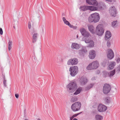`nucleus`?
I'll return each instance as SVG.
<instances>
[{
  "label": "nucleus",
  "mask_w": 120,
  "mask_h": 120,
  "mask_svg": "<svg viewBox=\"0 0 120 120\" xmlns=\"http://www.w3.org/2000/svg\"><path fill=\"white\" fill-rule=\"evenodd\" d=\"M96 120H101L103 118L102 116L100 115H96L95 116Z\"/></svg>",
  "instance_id": "c756f323"
},
{
  "label": "nucleus",
  "mask_w": 120,
  "mask_h": 120,
  "mask_svg": "<svg viewBox=\"0 0 120 120\" xmlns=\"http://www.w3.org/2000/svg\"><path fill=\"white\" fill-rule=\"evenodd\" d=\"M77 37H78V36L77 35Z\"/></svg>",
  "instance_id": "603ef678"
},
{
  "label": "nucleus",
  "mask_w": 120,
  "mask_h": 120,
  "mask_svg": "<svg viewBox=\"0 0 120 120\" xmlns=\"http://www.w3.org/2000/svg\"><path fill=\"white\" fill-rule=\"evenodd\" d=\"M87 3L90 5L96 6L98 5V3L96 0H86Z\"/></svg>",
  "instance_id": "4468645a"
},
{
  "label": "nucleus",
  "mask_w": 120,
  "mask_h": 120,
  "mask_svg": "<svg viewBox=\"0 0 120 120\" xmlns=\"http://www.w3.org/2000/svg\"><path fill=\"white\" fill-rule=\"evenodd\" d=\"M109 12L111 16L114 17L116 16L117 12L116 9L114 6H112L110 7Z\"/></svg>",
  "instance_id": "9d476101"
},
{
  "label": "nucleus",
  "mask_w": 120,
  "mask_h": 120,
  "mask_svg": "<svg viewBox=\"0 0 120 120\" xmlns=\"http://www.w3.org/2000/svg\"><path fill=\"white\" fill-rule=\"evenodd\" d=\"M104 31L102 24H99L96 27L95 32L97 35L101 36L103 34Z\"/></svg>",
  "instance_id": "20e7f679"
},
{
  "label": "nucleus",
  "mask_w": 120,
  "mask_h": 120,
  "mask_svg": "<svg viewBox=\"0 0 120 120\" xmlns=\"http://www.w3.org/2000/svg\"><path fill=\"white\" fill-rule=\"evenodd\" d=\"M66 25L72 28L73 29H76V27L75 26H74L72 25H71L70 23L68 21L67 22L65 23Z\"/></svg>",
  "instance_id": "cd10ccee"
},
{
  "label": "nucleus",
  "mask_w": 120,
  "mask_h": 120,
  "mask_svg": "<svg viewBox=\"0 0 120 120\" xmlns=\"http://www.w3.org/2000/svg\"><path fill=\"white\" fill-rule=\"evenodd\" d=\"M73 118H72V116L70 118V120H72Z\"/></svg>",
  "instance_id": "de8ad7c7"
},
{
  "label": "nucleus",
  "mask_w": 120,
  "mask_h": 120,
  "mask_svg": "<svg viewBox=\"0 0 120 120\" xmlns=\"http://www.w3.org/2000/svg\"><path fill=\"white\" fill-rule=\"evenodd\" d=\"M116 62L117 63H119L120 61V58L119 57H117L116 59Z\"/></svg>",
  "instance_id": "79ce46f5"
},
{
  "label": "nucleus",
  "mask_w": 120,
  "mask_h": 120,
  "mask_svg": "<svg viewBox=\"0 0 120 120\" xmlns=\"http://www.w3.org/2000/svg\"><path fill=\"white\" fill-rule=\"evenodd\" d=\"M77 120V119H76V118H74L73 119V120Z\"/></svg>",
  "instance_id": "09e8293b"
},
{
  "label": "nucleus",
  "mask_w": 120,
  "mask_h": 120,
  "mask_svg": "<svg viewBox=\"0 0 120 120\" xmlns=\"http://www.w3.org/2000/svg\"><path fill=\"white\" fill-rule=\"evenodd\" d=\"M37 120H41L39 118Z\"/></svg>",
  "instance_id": "8fccbe9b"
},
{
  "label": "nucleus",
  "mask_w": 120,
  "mask_h": 120,
  "mask_svg": "<svg viewBox=\"0 0 120 120\" xmlns=\"http://www.w3.org/2000/svg\"><path fill=\"white\" fill-rule=\"evenodd\" d=\"M107 109V107L106 106L101 104L99 105L98 108V110L100 112H105Z\"/></svg>",
  "instance_id": "9b49d317"
},
{
  "label": "nucleus",
  "mask_w": 120,
  "mask_h": 120,
  "mask_svg": "<svg viewBox=\"0 0 120 120\" xmlns=\"http://www.w3.org/2000/svg\"><path fill=\"white\" fill-rule=\"evenodd\" d=\"M107 73L106 72H104L103 73V76L104 77H105L106 76Z\"/></svg>",
  "instance_id": "c03bdc74"
},
{
  "label": "nucleus",
  "mask_w": 120,
  "mask_h": 120,
  "mask_svg": "<svg viewBox=\"0 0 120 120\" xmlns=\"http://www.w3.org/2000/svg\"><path fill=\"white\" fill-rule=\"evenodd\" d=\"M15 96L16 98H19V95L18 94H15Z\"/></svg>",
  "instance_id": "a18cd8bd"
},
{
  "label": "nucleus",
  "mask_w": 120,
  "mask_h": 120,
  "mask_svg": "<svg viewBox=\"0 0 120 120\" xmlns=\"http://www.w3.org/2000/svg\"><path fill=\"white\" fill-rule=\"evenodd\" d=\"M104 100L105 104H109L111 102L110 98L109 97H107L104 98Z\"/></svg>",
  "instance_id": "5701e85b"
},
{
  "label": "nucleus",
  "mask_w": 120,
  "mask_h": 120,
  "mask_svg": "<svg viewBox=\"0 0 120 120\" xmlns=\"http://www.w3.org/2000/svg\"><path fill=\"white\" fill-rule=\"evenodd\" d=\"M87 52V50L86 48L84 47H82L81 49L79 51V54L82 55L86 53Z\"/></svg>",
  "instance_id": "f3484780"
},
{
  "label": "nucleus",
  "mask_w": 120,
  "mask_h": 120,
  "mask_svg": "<svg viewBox=\"0 0 120 120\" xmlns=\"http://www.w3.org/2000/svg\"><path fill=\"white\" fill-rule=\"evenodd\" d=\"M44 26L43 25H41L39 26V29L41 32L42 33L44 32Z\"/></svg>",
  "instance_id": "7c9ffc66"
},
{
  "label": "nucleus",
  "mask_w": 120,
  "mask_h": 120,
  "mask_svg": "<svg viewBox=\"0 0 120 120\" xmlns=\"http://www.w3.org/2000/svg\"><path fill=\"white\" fill-rule=\"evenodd\" d=\"M25 120H29L28 119H25Z\"/></svg>",
  "instance_id": "3c124183"
},
{
  "label": "nucleus",
  "mask_w": 120,
  "mask_h": 120,
  "mask_svg": "<svg viewBox=\"0 0 120 120\" xmlns=\"http://www.w3.org/2000/svg\"><path fill=\"white\" fill-rule=\"evenodd\" d=\"M78 62V59L74 58L69 59L67 62V64L68 65H73L77 64Z\"/></svg>",
  "instance_id": "1a4fd4ad"
},
{
  "label": "nucleus",
  "mask_w": 120,
  "mask_h": 120,
  "mask_svg": "<svg viewBox=\"0 0 120 120\" xmlns=\"http://www.w3.org/2000/svg\"><path fill=\"white\" fill-rule=\"evenodd\" d=\"M107 45L108 47H109L111 45L110 42L109 41H108L107 43Z\"/></svg>",
  "instance_id": "4c0bfd02"
},
{
  "label": "nucleus",
  "mask_w": 120,
  "mask_h": 120,
  "mask_svg": "<svg viewBox=\"0 0 120 120\" xmlns=\"http://www.w3.org/2000/svg\"><path fill=\"white\" fill-rule=\"evenodd\" d=\"M114 56V54L112 50L111 49H108L107 57L109 60L113 59Z\"/></svg>",
  "instance_id": "f8f14e48"
},
{
  "label": "nucleus",
  "mask_w": 120,
  "mask_h": 120,
  "mask_svg": "<svg viewBox=\"0 0 120 120\" xmlns=\"http://www.w3.org/2000/svg\"><path fill=\"white\" fill-rule=\"evenodd\" d=\"M12 43V41H9L8 42V49L9 51H10L11 48V45Z\"/></svg>",
  "instance_id": "2f4dec72"
},
{
  "label": "nucleus",
  "mask_w": 120,
  "mask_h": 120,
  "mask_svg": "<svg viewBox=\"0 0 120 120\" xmlns=\"http://www.w3.org/2000/svg\"><path fill=\"white\" fill-rule=\"evenodd\" d=\"M0 34L1 35H2L3 34V31L2 28H0Z\"/></svg>",
  "instance_id": "37998d69"
},
{
  "label": "nucleus",
  "mask_w": 120,
  "mask_h": 120,
  "mask_svg": "<svg viewBox=\"0 0 120 120\" xmlns=\"http://www.w3.org/2000/svg\"><path fill=\"white\" fill-rule=\"evenodd\" d=\"M88 27L89 30L92 33H94V27L92 25H88Z\"/></svg>",
  "instance_id": "4be33fe9"
},
{
  "label": "nucleus",
  "mask_w": 120,
  "mask_h": 120,
  "mask_svg": "<svg viewBox=\"0 0 120 120\" xmlns=\"http://www.w3.org/2000/svg\"><path fill=\"white\" fill-rule=\"evenodd\" d=\"M94 85L93 83L90 84V85H88L85 88V90H88L91 88Z\"/></svg>",
  "instance_id": "c85d7f7f"
},
{
  "label": "nucleus",
  "mask_w": 120,
  "mask_h": 120,
  "mask_svg": "<svg viewBox=\"0 0 120 120\" xmlns=\"http://www.w3.org/2000/svg\"><path fill=\"white\" fill-rule=\"evenodd\" d=\"M77 98L76 97H72L71 99V101L72 102H74L77 101Z\"/></svg>",
  "instance_id": "72a5a7b5"
},
{
  "label": "nucleus",
  "mask_w": 120,
  "mask_h": 120,
  "mask_svg": "<svg viewBox=\"0 0 120 120\" xmlns=\"http://www.w3.org/2000/svg\"><path fill=\"white\" fill-rule=\"evenodd\" d=\"M32 24V26H33V22L31 21V22H29L28 24V27L29 29H30L31 27V24Z\"/></svg>",
  "instance_id": "c9c22d12"
},
{
  "label": "nucleus",
  "mask_w": 120,
  "mask_h": 120,
  "mask_svg": "<svg viewBox=\"0 0 120 120\" xmlns=\"http://www.w3.org/2000/svg\"><path fill=\"white\" fill-rule=\"evenodd\" d=\"M6 80L4 76V81L3 83L4 86L5 87L6 86H7V85L6 84Z\"/></svg>",
  "instance_id": "e433bc0d"
},
{
  "label": "nucleus",
  "mask_w": 120,
  "mask_h": 120,
  "mask_svg": "<svg viewBox=\"0 0 120 120\" xmlns=\"http://www.w3.org/2000/svg\"><path fill=\"white\" fill-rule=\"evenodd\" d=\"M85 38V37H84L83 39H85V41L86 43L89 44L88 46L90 47H93L94 45V41L87 38Z\"/></svg>",
  "instance_id": "6e6552de"
},
{
  "label": "nucleus",
  "mask_w": 120,
  "mask_h": 120,
  "mask_svg": "<svg viewBox=\"0 0 120 120\" xmlns=\"http://www.w3.org/2000/svg\"><path fill=\"white\" fill-rule=\"evenodd\" d=\"M68 91L69 93L74 92L77 88L76 83L75 82L69 83L67 86Z\"/></svg>",
  "instance_id": "f03ea898"
},
{
  "label": "nucleus",
  "mask_w": 120,
  "mask_h": 120,
  "mask_svg": "<svg viewBox=\"0 0 120 120\" xmlns=\"http://www.w3.org/2000/svg\"><path fill=\"white\" fill-rule=\"evenodd\" d=\"M82 91V87H80L78 88L76 90V91L74 93V95H76L79 94L80 92Z\"/></svg>",
  "instance_id": "393cba45"
},
{
  "label": "nucleus",
  "mask_w": 120,
  "mask_h": 120,
  "mask_svg": "<svg viewBox=\"0 0 120 120\" xmlns=\"http://www.w3.org/2000/svg\"><path fill=\"white\" fill-rule=\"evenodd\" d=\"M115 73V69H114L113 71H110L108 74V75L110 77H111L113 76Z\"/></svg>",
  "instance_id": "a878e982"
},
{
  "label": "nucleus",
  "mask_w": 120,
  "mask_h": 120,
  "mask_svg": "<svg viewBox=\"0 0 120 120\" xmlns=\"http://www.w3.org/2000/svg\"><path fill=\"white\" fill-rule=\"evenodd\" d=\"M80 81L81 84L83 85L86 83L87 82V80L86 78L82 77L80 79Z\"/></svg>",
  "instance_id": "6ab92c4d"
},
{
  "label": "nucleus",
  "mask_w": 120,
  "mask_h": 120,
  "mask_svg": "<svg viewBox=\"0 0 120 120\" xmlns=\"http://www.w3.org/2000/svg\"><path fill=\"white\" fill-rule=\"evenodd\" d=\"M88 6H81L80 9L82 11H85L88 10Z\"/></svg>",
  "instance_id": "bb28decb"
},
{
  "label": "nucleus",
  "mask_w": 120,
  "mask_h": 120,
  "mask_svg": "<svg viewBox=\"0 0 120 120\" xmlns=\"http://www.w3.org/2000/svg\"><path fill=\"white\" fill-rule=\"evenodd\" d=\"M100 19L99 14L97 13H95L91 15L88 19L90 22H93L94 23H96L99 21Z\"/></svg>",
  "instance_id": "f257e3e1"
},
{
  "label": "nucleus",
  "mask_w": 120,
  "mask_h": 120,
  "mask_svg": "<svg viewBox=\"0 0 120 120\" xmlns=\"http://www.w3.org/2000/svg\"><path fill=\"white\" fill-rule=\"evenodd\" d=\"M91 79L92 80H94L96 79V77H94L92 78Z\"/></svg>",
  "instance_id": "49530a36"
},
{
  "label": "nucleus",
  "mask_w": 120,
  "mask_h": 120,
  "mask_svg": "<svg viewBox=\"0 0 120 120\" xmlns=\"http://www.w3.org/2000/svg\"><path fill=\"white\" fill-rule=\"evenodd\" d=\"M88 9L91 11H94L97 10L98 8L95 6H88Z\"/></svg>",
  "instance_id": "b1692460"
},
{
  "label": "nucleus",
  "mask_w": 120,
  "mask_h": 120,
  "mask_svg": "<svg viewBox=\"0 0 120 120\" xmlns=\"http://www.w3.org/2000/svg\"><path fill=\"white\" fill-rule=\"evenodd\" d=\"M71 47L73 50H76L78 49L80 47L79 45L75 43H72L71 45Z\"/></svg>",
  "instance_id": "dca6fc26"
},
{
  "label": "nucleus",
  "mask_w": 120,
  "mask_h": 120,
  "mask_svg": "<svg viewBox=\"0 0 120 120\" xmlns=\"http://www.w3.org/2000/svg\"><path fill=\"white\" fill-rule=\"evenodd\" d=\"M69 71L70 74L72 76H74L78 71V68L77 66H71L70 67Z\"/></svg>",
  "instance_id": "423d86ee"
},
{
  "label": "nucleus",
  "mask_w": 120,
  "mask_h": 120,
  "mask_svg": "<svg viewBox=\"0 0 120 120\" xmlns=\"http://www.w3.org/2000/svg\"><path fill=\"white\" fill-rule=\"evenodd\" d=\"M81 106V103L77 102L73 104L71 106V108L72 111L75 112L79 110Z\"/></svg>",
  "instance_id": "39448f33"
},
{
  "label": "nucleus",
  "mask_w": 120,
  "mask_h": 120,
  "mask_svg": "<svg viewBox=\"0 0 120 120\" xmlns=\"http://www.w3.org/2000/svg\"><path fill=\"white\" fill-rule=\"evenodd\" d=\"M81 112H80V113H77L76 114H75L73 116H72V118H74V117H75L77 116L80 114V113H81Z\"/></svg>",
  "instance_id": "ea45409f"
},
{
  "label": "nucleus",
  "mask_w": 120,
  "mask_h": 120,
  "mask_svg": "<svg viewBox=\"0 0 120 120\" xmlns=\"http://www.w3.org/2000/svg\"><path fill=\"white\" fill-rule=\"evenodd\" d=\"M111 35L110 32L109 31H107L105 34V38L106 40L108 39L111 37Z\"/></svg>",
  "instance_id": "412c9836"
},
{
  "label": "nucleus",
  "mask_w": 120,
  "mask_h": 120,
  "mask_svg": "<svg viewBox=\"0 0 120 120\" xmlns=\"http://www.w3.org/2000/svg\"><path fill=\"white\" fill-rule=\"evenodd\" d=\"M111 90L110 85L108 84H104L103 88V92L104 94H107L109 93Z\"/></svg>",
  "instance_id": "0eeeda50"
},
{
  "label": "nucleus",
  "mask_w": 120,
  "mask_h": 120,
  "mask_svg": "<svg viewBox=\"0 0 120 120\" xmlns=\"http://www.w3.org/2000/svg\"><path fill=\"white\" fill-rule=\"evenodd\" d=\"M114 69H115V71H116V72L119 73L120 71V64Z\"/></svg>",
  "instance_id": "f704fd0d"
},
{
  "label": "nucleus",
  "mask_w": 120,
  "mask_h": 120,
  "mask_svg": "<svg viewBox=\"0 0 120 120\" xmlns=\"http://www.w3.org/2000/svg\"><path fill=\"white\" fill-rule=\"evenodd\" d=\"M117 21H114L112 23V26L113 27H116L117 26Z\"/></svg>",
  "instance_id": "473e14b6"
},
{
  "label": "nucleus",
  "mask_w": 120,
  "mask_h": 120,
  "mask_svg": "<svg viewBox=\"0 0 120 120\" xmlns=\"http://www.w3.org/2000/svg\"><path fill=\"white\" fill-rule=\"evenodd\" d=\"M32 33L33 34L32 42L34 43L36 41L38 34L34 30L32 32Z\"/></svg>",
  "instance_id": "2eb2a0df"
},
{
  "label": "nucleus",
  "mask_w": 120,
  "mask_h": 120,
  "mask_svg": "<svg viewBox=\"0 0 120 120\" xmlns=\"http://www.w3.org/2000/svg\"><path fill=\"white\" fill-rule=\"evenodd\" d=\"M96 54L94 51L92 50L89 52V58L91 59H94L95 57Z\"/></svg>",
  "instance_id": "a211bd4d"
},
{
  "label": "nucleus",
  "mask_w": 120,
  "mask_h": 120,
  "mask_svg": "<svg viewBox=\"0 0 120 120\" xmlns=\"http://www.w3.org/2000/svg\"><path fill=\"white\" fill-rule=\"evenodd\" d=\"M99 64L97 61H94L90 63L86 67L88 70H91L97 68L99 66Z\"/></svg>",
  "instance_id": "7ed1b4c3"
},
{
  "label": "nucleus",
  "mask_w": 120,
  "mask_h": 120,
  "mask_svg": "<svg viewBox=\"0 0 120 120\" xmlns=\"http://www.w3.org/2000/svg\"><path fill=\"white\" fill-rule=\"evenodd\" d=\"M63 20L64 23L65 24L68 21L64 17L63 18Z\"/></svg>",
  "instance_id": "a19ab883"
},
{
  "label": "nucleus",
  "mask_w": 120,
  "mask_h": 120,
  "mask_svg": "<svg viewBox=\"0 0 120 120\" xmlns=\"http://www.w3.org/2000/svg\"><path fill=\"white\" fill-rule=\"evenodd\" d=\"M108 61L106 60L105 59L104 60V61L102 63L103 64H104V65H105L108 62Z\"/></svg>",
  "instance_id": "58836bf2"
},
{
  "label": "nucleus",
  "mask_w": 120,
  "mask_h": 120,
  "mask_svg": "<svg viewBox=\"0 0 120 120\" xmlns=\"http://www.w3.org/2000/svg\"><path fill=\"white\" fill-rule=\"evenodd\" d=\"M116 64V63L115 62L113 61L111 62L109 66V69L112 70Z\"/></svg>",
  "instance_id": "aec40b11"
},
{
  "label": "nucleus",
  "mask_w": 120,
  "mask_h": 120,
  "mask_svg": "<svg viewBox=\"0 0 120 120\" xmlns=\"http://www.w3.org/2000/svg\"><path fill=\"white\" fill-rule=\"evenodd\" d=\"M80 31L82 35L84 36L85 38H86V37H88L89 36L90 34L89 33L86 31L85 29L83 28L81 29Z\"/></svg>",
  "instance_id": "ddd939ff"
}]
</instances>
